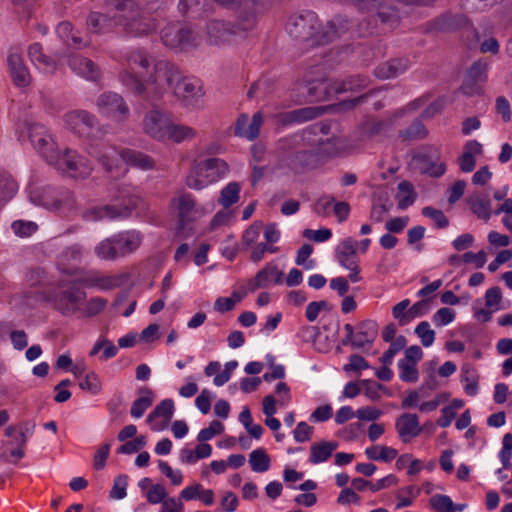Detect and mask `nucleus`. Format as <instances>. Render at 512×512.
Returning <instances> with one entry per match:
<instances>
[{
	"instance_id": "30",
	"label": "nucleus",
	"mask_w": 512,
	"mask_h": 512,
	"mask_svg": "<svg viewBox=\"0 0 512 512\" xmlns=\"http://www.w3.org/2000/svg\"><path fill=\"white\" fill-rule=\"evenodd\" d=\"M68 65L73 72L89 81H97L101 76L99 67L91 59L81 55L70 57Z\"/></svg>"
},
{
	"instance_id": "25",
	"label": "nucleus",
	"mask_w": 512,
	"mask_h": 512,
	"mask_svg": "<svg viewBox=\"0 0 512 512\" xmlns=\"http://www.w3.org/2000/svg\"><path fill=\"white\" fill-rule=\"evenodd\" d=\"M351 28L350 20L342 15H336L331 20L327 21L325 25L322 24L321 45L329 44L336 39L346 34Z\"/></svg>"
},
{
	"instance_id": "14",
	"label": "nucleus",
	"mask_w": 512,
	"mask_h": 512,
	"mask_svg": "<svg viewBox=\"0 0 512 512\" xmlns=\"http://www.w3.org/2000/svg\"><path fill=\"white\" fill-rule=\"evenodd\" d=\"M488 67V62L483 59L477 60L471 65L460 87L464 95L472 97L484 92V85L488 79Z\"/></svg>"
},
{
	"instance_id": "42",
	"label": "nucleus",
	"mask_w": 512,
	"mask_h": 512,
	"mask_svg": "<svg viewBox=\"0 0 512 512\" xmlns=\"http://www.w3.org/2000/svg\"><path fill=\"white\" fill-rule=\"evenodd\" d=\"M435 157L436 160L433 159V156L422 154L418 157V160L422 165L421 169L424 173L431 177H440L446 172V164L444 162L437 161L439 158L438 152H436Z\"/></svg>"
},
{
	"instance_id": "17",
	"label": "nucleus",
	"mask_w": 512,
	"mask_h": 512,
	"mask_svg": "<svg viewBox=\"0 0 512 512\" xmlns=\"http://www.w3.org/2000/svg\"><path fill=\"white\" fill-rule=\"evenodd\" d=\"M85 298V292L76 288H68L54 293L51 302L54 309L62 315L71 316L79 310L80 304Z\"/></svg>"
},
{
	"instance_id": "10",
	"label": "nucleus",
	"mask_w": 512,
	"mask_h": 512,
	"mask_svg": "<svg viewBox=\"0 0 512 512\" xmlns=\"http://www.w3.org/2000/svg\"><path fill=\"white\" fill-rule=\"evenodd\" d=\"M368 83V77L353 75L345 80L319 81L317 86H312L308 89V93L311 96H316L319 100H326L343 92L357 91L366 88Z\"/></svg>"
},
{
	"instance_id": "36",
	"label": "nucleus",
	"mask_w": 512,
	"mask_h": 512,
	"mask_svg": "<svg viewBox=\"0 0 512 512\" xmlns=\"http://www.w3.org/2000/svg\"><path fill=\"white\" fill-rule=\"evenodd\" d=\"M56 33L63 43L70 48L80 49L88 45V42L74 31L73 26L68 21H63L57 25Z\"/></svg>"
},
{
	"instance_id": "61",
	"label": "nucleus",
	"mask_w": 512,
	"mask_h": 512,
	"mask_svg": "<svg viewBox=\"0 0 512 512\" xmlns=\"http://www.w3.org/2000/svg\"><path fill=\"white\" fill-rule=\"evenodd\" d=\"M462 382H465L464 391L469 396H475L478 393V377L471 369L463 368Z\"/></svg>"
},
{
	"instance_id": "54",
	"label": "nucleus",
	"mask_w": 512,
	"mask_h": 512,
	"mask_svg": "<svg viewBox=\"0 0 512 512\" xmlns=\"http://www.w3.org/2000/svg\"><path fill=\"white\" fill-rule=\"evenodd\" d=\"M389 348L382 354L379 361L383 365H391L394 356L405 348L407 340L403 335H399L393 342H390Z\"/></svg>"
},
{
	"instance_id": "18",
	"label": "nucleus",
	"mask_w": 512,
	"mask_h": 512,
	"mask_svg": "<svg viewBox=\"0 0 512 512\" xmlns=\"http://www.w3.org/2000/svg\"><path fill=\"white\" fill-rule=\"evenodd\" d=\"M10 77L17 87L24 88L31 84L32 77L22 54L17 49H11L7 57Z\"/></svg>"
},
{
	"instance_id": "9",
	"label": "nucleus",
	"mask_w": 512,
	"mask_h": 512,
	"mask_svg": "<svg viewBox=\"0 0 512 512\" xmlns=\"http://www.w3.org/2000/svg\"><path fill=\"white\" fill-rule=\"evenodd\" d=\"M118 22L126 35L132 38L150 36L157 31L159 26L157 18L140 7L132 14L118 16Z\"/></svg>"
},
{
	"instance_id": "60",
	"label": "nucleus",
	"mask_w": 512,
	"mask_h": 512,
	"mask_svg": "<svg viewBox=\"0 0 512 512\" xmlns=\"http://www.w3.org/2000/svg\"><path fill=\"white\" fill-rule=\"evenodd\" d=\"M422 215L430 218L435 223V226L439 229H444L449 225V220L443 211L435 209L431 206L424 207L422 209Z\"/></svg>"
},
{
	"instance_id": "26",
	"label": "nucleus",
	"mask_w": 512,
	"mask_h": 512,
	"mask_svg": "<svg viewBox=\"0 0 512 512\" xmlns=\"http://www.w3.org/2000/svg\"><path fill=\"white\" fill-rule=\"evenodd\" d=\"M64 121L77 134L88 133L96 125L95 116L85 110H74L66 113Z\"/></svg>"
},
{
	"instance_id": "23",
	"label": "nucleus",
	"mask_w": 512,
	"mask_h": 512,
	"mask_svg": "<svg viewBox=\"0 0 512 512\" xmlns=\"http://www.w3.org/2000/svg\"><path fill=\"white\" fill-rule=\"evenodd\" d=\"M111 237L119 258L135 252L143 240L142 234L135 230L123 231Z\"/></svg>"
},
{
	"instance_id": "12",
	"label": "nucleus",
	"mask_w": 512,
	"mask_h": 512,
	"mask_svg": "<svg viewBox=\"0 0 512 512\" xmlns=\"http://www.w3.org/2000/svg\"><path fill=\"white\" fill-rule=\"evenodd\" d=\"M29 139L37 153L49 164L59 158L58 145L46 126L32 124L29 127Z\"/></svg>"
},
{
	"instance_id": "39",
	"label": "nucleus",
	"mask_w": 512,
	"mask_h": 512,
	"mask_svg": "<svg viewBox=\"0 0 512 512\" xmlns=\"http://www.w3.org/2000/svg\"><path fill=\"white\" fill-rule=\"evenodd\" d=\"M197 136V131L187 125L176 124L172 120L165 134V141H171L180 144L184 141H190Z\"/></svg>"
},
{
	"instance_id": "56",
	"label": "nucleus",
	"mask_w": 512,
	"mask_h": 512,
	"mask_svg": "<svg viewBox=\"0 0 512 512\" xmlns=\"http://www.w3.org/2000/svg\"><path fill=\"white\" fill-rule=\"evenodd\" d=\"M391 121L373 119L363 124V134L367 137H374L391 128Z\"/></svg>"
},
{
	"instance_id": "53",
	"label": "nucleus",
	"mask_w": 512,
	"mask_h": 512,
	"mask_svg": "<svg viewBox=\"0 0 512 512\" xmlns=\"http://www.w3.org/2000/svg\"><path fill=\"white\" fill-rule=\"evenodd\" d=\"M94 252L97 257L102 260L112 261L119 258L112 237H108L97 244L94 248Z\"/></svg>"
},
{
	"instance_id": "13",
	"label": "nucleus",
	"mask_w": 512,
	"mask_h": 512,
	"mask_svg": "<svg viewBox=\"0 0 512 512\" xmlns=\"http://www.w3.org/2000/svg\"><path fill=\"white\" fill-rule=\"evenodd\" d=\"M50 164L72 178H86L92 171L88 160L71 149H65L63 152L59 150V158Z\"/></svg>"
},
{
	"instance_id": "33",
	"label": "nucleus",
	"mask_w": 512,
	"mask_h": 512,
	"mask_svg": "<svg viewBox=\"0 0 512 512\" xmlns=\"http://www.w3.org/2000/svg\"><path fill=\"white\" fill-rule=\"evenodd\" d=\"M117 24L119 25L118 16L111 17L101 12H91L86 21L87 29L95 34H105Z\"/></svg>"
},
{
	"instance_id": "5",
	"label": "nucleus",
	"mask_w": 512,
	"mask_h": 512,
	"mask_svg": "<svg viewBox=\"0 0 512 512\" xmlns=\"http://www.w3.org/2000/svg\"><path fill=\"white\" fill-rule=\"evenodd\" d=\"M311 148L303 147L289 155L286 160L287 166L294 172L314 168L318 163L319 154L334 157L340 153L342 146L339 139L331 138L321 142L316 150Z\"/></svg>"
},
{
	"instance_id": "38",
	"label": "nucleus",
	"mask_w": 512,
	"mask_h": 512,
	"mask_svg": "<svg viewBox=\"0 0 512 512\" xmlns=\"http://www.w3.org/2000/svg\"><path fill=\"white\" fill-rule=\"evenodd\" d=\"M122 161L141 170H152L155 168V161L151 156L132 149L122 150Z\"/></svg>"
},
{
	"instance_id": "50",
	"label": "nucleus",
	"mask_w": 512,
	"mask_h": 512,
	"mask_svg": "<svg viewBox=\"0 0 512 512\" xmlns=\"http://www.w3.org/2000/svg\"><path fill=\"white\" fill-rule=\"evenodd\" d=\"M323 110L321 107H303L291 111L288 114L289 121L301 123L313 120L322 114Z\"/></svg>"
},
{
	"instance_id": "57",
	"label": "nucleus",
	"mask_w": 512,
	"mask_h": 512,
	"mask_svg": "<svg viewBox=\"0 0 512 512\" xmlns=\"http://www.w3.org/2000/svg\"><path fill=\"white\" fill-rule=\"evenodd\" d=\"M420 488L415 485H409L400 489L397 498L399 502L396 508L409 507L413 504V498H416L420 494Z\"/></svg>"
},
{
	"instance_id": "49",
	"label": "nucleus",
	"mask_w": 512,
	"mask_h": 512,
	"mask_svg": "<svg viewBox=\"0 0 512 512\" xmlns=\"http://www.w3.org/2000/svg\"><path fill=\"white\" fill-rule=\"evenodd\" d=\"M240 185L237 182L228 183L220 192L218 203L229 208L239 200Z\"/></svg>"
},
{
	"instance_id": "28",
	"label": "nucleus",
	"mask_w": 512,
	"mask_h": 512,
	"mask_svg": "<svg viewBox=\"0 0 512 512\" xmlns=\"http://www.w3.org/2000/svg\"><path fill=\"white\" fill-rule=\"evenodd\" d=\"M28 56L37 70L44 74H53L57 69V61L54 57L44 53L43 47L36 42L28 47Z\"/></svg>"
},
{
	"instance_id": "51",
	"label": "nucleus",
	"mask_w": 512,
	"mask_h": 512,
	"mask_svg": "<svg viewBox=\"0 0 512 512\" xmlns=\"http://www.w3.org/2000/svg\"><path fill=\"white\" fill-rule=\"evenodd\" d=\"M174 410V401L170 398L164 399L148 415L147 421L151 422L156 417H162L166 422H169L173 417Z\"/></svg>"
},
{
	"instance_id": "41",
	"label": "nucleus",
	"mask_w": 512,
	"mask_h": 512,
	"mask_svg": "<svg viewBox=\"0 0 512 512\" xmlns=\"http://www.w3.org/2000/svg\"><path fill=\"white\" fill-rule=\"evenodd\" d=\"M153 391L148 387H142L139 389V397L133 401L130 414L134 418H141L145 411L153 403Z\"/></svg>"
},
{
	"instance_id": "7",
	"label": "nucleus",
	"mask_w": 512,
	"mask_h": 512,
	"mask_svg": "<svg viewBox=\"0 0 512 512\" xmlns=\"http://www.w3.org/2000/svg\"><path fill=\"white\" fill-rule=\"evenodd\" d=\"M160 35L163 45L179 51L196 49L202 41L199 33L190 24L181 21L168 23L162 28Z\"/></svg>"
},
{
	"instance_id": "34",
	"label": "nucleus",
	"mask_w": 512,
	"mask_h": 512,
	"mask_svg": "<svg viewBox=\"0 0 512 512\" xmlns=\"http://www.w3.org/2000/svg\"><path fill=\"white\" fill-rule=\"evenodd\" d=\"M178 212V221L181 228L194 220L195 199L191 194H182L178 198L173 199Z\"/></svg>"
},
{
	"instance_id": "45",
	"label": "nucleus",
	"mask_w": 512,
	"mask_h": 512,
	"mask_svg": "<svg viewBox=\"0 0 512 512\" xmlns=\"http://www.w3.org/2000/svg\"><path fill=\"white\" fill-rule=\"evenodd\" d=\"M365 455L373 461L390 462L397 457L398 452L392 447L374 445L365 449Z\"/></svg>"
},
{
	"instance_id": "35",
	"label": "nucleus",
	"mask_w": 512,
	"mask_h": 512,
	"mask_svg": "<svg viewBox=\"0 0 512 512\" xmlns=\"http://www.w3.org/2000/svg\"><path fill=\"white\" fill-rule=\"evenodd\" d=\"M409 67V61L405 58L388 60L375 68V76L380 79H390L404 73Z\"/></svg>"
},
{
	"instance_id": "32",
	"label": "nucleus",
	"mask_w": 512,
	"mask_h": 512,
	"mask_svg": "<svg viewBox=\"0 0 512 512\" xmlns=\"http://www.w3.org/2000/svg\"><path fill=\"white\" fill-rule=\"evenodd\" d=\"M335 255L338 263L343 268H349L359 263L357 255V241L352 237L343 239L335 249Z\"/></svg>"
},
{
	"instance_id": "21",
	"label": "nucleus",
	"mask_w": 512,
	"mask_h": 512,
	"mask_svg": "<svg viewBox=\"0 0 512 512\" xmlns=\"http://www.w3.org/2000/svg\"><path fill=\"white\" fill-rule=\"evenodd\" d=\"M284 273L274 263H268L257 272L255 277L248 282V289L254 292L259 288H267L271 284H282Z\"/></svg>"
},
{
	"instance_id": "27",
	"label": "nucleus",
	"mask_w": 512,
	"mask_h": 512,
	"mask_svg": "<svg viewBox=\"0 0 512 512\" xmlns=\"http://www.w3.org/2000/svg\"><path fill=\"white\" fill-rule=\"evenodd\" d=\"M262 123L260 112L255 113L251 120L247 114H241L235 123V135L252 141L258 137Z\"/></svg>"
},
{
	"instance_id": "4",
	"label": "nucleus",
	"mask_w": 512,
	"mask_h": 512,
	"mask_svg": "<svg viewBox=\"0 0 512 512\" xmlns=\"http://www.w3.org/2000/svg\"><path fill=\"white\" fill-rule=\"evenodd\" d=\"M228 164L220 158H208L193 165L186 177V185L194 190H201L227 176Z\"/></svg>"
},
{
	"instance_id": "6",
	"label": "nucleus",
	"mask_w": 512,
	"mask_h": 512,
	"mask_svg": "<svg viewBox=\"0 0 512 512\" xmlns=\"http://www.w3.org/2000/svg\"><path fill=\"white\" fill-rule=\"evenodd\" d=\"M423 31L434 34H450L463 31L471 34L475 43L480 39L479 32L465 14L451 11L444 12L427 21L423 25Z\"/></svg>"
},
{
	"instance_id": "16",
	"label": "nucleus",
	"mask_w": 512,
	"mask_h": 512,
	"mask_svg": "<svg viewBox=\"0 0 512 512\" xmlns=\"http://www.w3.org/2000/svg\"><path fill=\"white\" fill-rule=\"evenodd\" d=\"M99 112L115 121L121 122L128 118L129 107L123 97L115 92H104L97 99Z\"/></svg>"
},
{
	"instance_id": "52",
	"label": "nucleus",
	"mask_w": 512,
	"mask_h": 512,
	"mask_svg": "<svg viewBox=\"0 0 512 512\" xmlns=\"http://www.w3.org/2000/svg\"><path fill=\"white\" fill-rule=\"evenodd\" d=\"M427 134L428 131L425 125L419 119H416L409 127L399 132V136L408 141L424 139Z\"/></svg>"
},
{
	"instance_id": "15",
	"label": "nucleus",
	"mask_w": 512,
	"mask_h": 512,
	"mask_svg": "<svg viewBox=\"0 0 512 512\" xmlns=\"http://www.w3.org/2000/svg\"><path fill=\"white\" fill-rule=\"evenodd\" d=\"M136 206V200L129 197L121 207L115 205L94 206L81 212V218L87 222H94L102 219L127 218L132 208Z\"/></svg>"
},
{
	"instance_id": "19",
	"label": "nucleus",
	"mask_w": 512,
	"mask_h": 512,
	"mask_svg": "<svg viewBox=\"0 0 512 512\" xmlns=\"http://www.w3.org/2000/svg\"><path fill=\"white\" fill-rule=\"evenodd\" d=\"M171 119L159 110L149 111L143 119V128L150 137L165 142V134Z\"/></svg>"
},
{
	"instance_id": "22",
	"label": "nucleus",
	"mask_w": 512,
	"mask_h": 512,
	"mask_svg": "<svg viewBox=\"0 0 512 512\" xmlns=\"http://www.w3.org/2000/svg\"><path fill=\"white\" fill-rule=\"evenodd\" d=\"M395 429L402 442L408 443L422 433V426L417 414L403 413L395 421Z\"/></svg>"
},
{
	"instance_id": "62",
	"label": "nucleus",
	"mask_w": 512,
	"mask_h": 512,
	"mask_svg": "<svg viewBox=\"0 0 512 512\" xmlns=\"http://www.w3.org/2000/svg\"><path fill=\"white\" fill-rule=\"evenodd\" d=\"M512 456V434L507 433L503 437L502 448L499 452V459L503 465V468L508 469L511 466Z\"/></svg>"
},
{
	"instance_id": "64",
	"label": "nucleus",
	"mask_w": 512,
	"mask_h": 512,
	"mask_svg": "<svg viewBox=\"0 0 512 512\" xmlns=\"http://www.w3.org/2000/svg\"><path fill=\"white\" fill-rule=\"evenodd\" d=\"M11 228L17 236L28 237L37 230L38 226L32 221L16 220L12 223Z\"/></svg>"
},
{
	"instance_id": "46",
	"label": "nucleus",
	"mask_w": 512,
	"mask_h": 512,
	"mask_svg": "<svg viewBox=\"0 0 512 512\" xmlns=\"http://www.w3.org/2000/svg\"><path fill=\"white\" fill-rule=\"evenodd\" d=\"M17 183L5 170L0 169V205L10 200L17 191Z\"/></svg>"
},
{
	"instance_id": "48",
	"label": "nucleus",
	"mask_w": 512,
	"mask_h": 512,
	"mask_svg": "<svg viewBox=\"0 0 512 512\" xmlns=\"http://www.w3.org/2000/svg\"><path fill=\"white\" fill-rule=\"evenodd\" d=\"M472 212L485 221L491 217V201L485 196H475L469 201Z\"/></svg>"
},
{
	"instance_id": "63",
	"label": "nucleus",
	"mask_w": 512,
	"mask_h": 512,
	"mask_svg": "<svg viewBox=\"0 0 512 512\" xmlns=\"http://www.w3.org/2000/svg\"><path fill=\"white\" fill-rule=\"evenodd\" d=\"M224 431V425L217 421L213 420L210 422L207 428H203L197 435V440L199 442H204L212 439L214 436L221 434Z\"/></svg>"
},
{
	"instance_id": "29",
	"label": "nucleus",
	"mask_w": 512,
	"mask_h": 512,
	"mask_svg": "<svg viewBox=\"0 0 512 512\" xmlns=\"http://www.w3.org/2000/svg\"><path fill=\"white\" fill-rule=\"evenodd\" d=\"M313 130H303L299 133L281 138L278 141L277 148L282 153H295L303 147H312Z\"/></svg>"
},
{
	"instance_id": "20",
	"label": "nucleus",
	"mask_w": 512,
	"mask_h": 512,
	"mask_svg": "<svg viewBox=\"0 0 512 512\" xmlns=\"http://www.w3.org/2000/svg\"><path fill=\"white\" fill-rule=\"evenodd\" d=\"M167 91H172L173 94L184 101H188L201 96L202 91L199 81L188 77H183L178 69V76L167 87Z\"/></svg>"
},
{
	"instance_id": "58",
	"label": "nucleus",
	"mask_w": 512,
	"mask_h": 512,
	"mask_svg": "<svg viewBox=\"0 0 512 512\" xmlns=\"http://www.w3.org/2000/svg\"><path fill=\"white\" fill-rule=\"evenodd\" d=\"M414 332L420 338L424 347H430L435 341V331L430 328L428 321L420 322Z\"/></svg>"
},
{
	"instance_id": "24",
	"label": "nucleus",
	"mask_w": 512,
	"mask_h": 512,
	"mask_svg": "<svg viewBox=\"0 0 512 512\" xmlns=\"http://www.w3.org/2000/svg\"><path fill=\"white\" fill-rule=\"evenodd\" d=\"M90 154L110 173L120 169V164L123 163L122 150L118 151L111 145H102L101 147L92 148Z\"/></svg>"
},
{
	"instance_id": "40",
	"label": "nucleus",
	"mask_w": 512,
	"mask_h": 512,
	"mask_svg": "<svg viewBox=\"0 0 512 512\" xmlns=\"http://www.w3.org/2000/svg\"><path fill=\"white\" fill-rule=\"evenodd\" d=\"M337 447L338 444L336 442L327 441L311 445L309 462L312 464H319L327 461Z\"/></svg>"
},
{
	"instance_id": "37",
	"label": "nucleus",
	"mask_w": 512,
	"mask_h": 512,
	"mask_svg": "<svg viewBox=\"0 0 512 512\" xmlns=\"http://www.w3.org/2000/svg\"><path fill=\"white\" fill-rule=\"evenodd\" d=\"M483 152L481 143L477 140H470L464 146L463 154L458 158L460 170L464 173L472 172L476 166V155Z\"/></svg>"
},
{
	"instance_id": "55",
	"label": "nucleus",
	"mask_w": 512,
	"mask_h": 512,
	"mask_svg": "<svg viewBox=\"0 0 512 512\" xmlns=\"http://www.w3.org/2000/svg\"><path fill=\"white\" fill-rule=\"evenodd\" d=\"M399 378L403 382L415 383L419 379V372L417 366L413 363H409L407 360L398 361Z\"/></svg>"
},
{
	"instance_id": "59",
	"label": "nucleus",
	"mask_w": 512,
	"mask_h": 512,
	"mask_svg": "<svg viewBox=\"0 0 512 512\" xmlns=\"http://www.w3.org/2000/svg\"><path fill=\"white\" fill-rule=\"evenodd\" d=\"M429 504L436 512H454L453 501L448 495L436 494L430 498Z\"/></svg>"
},
{
	"instance_id": "31",
	"label": "nucleus",
	"mask_w": 512,
	"mask_h": 512,
	"mask_svg": "<svg viewBox=\"0 0 512 512\" xmlns=\"http://www.w3.org/2000/svg\"><path fill=\"white\" fill-rule=\"evenodd\" d=\"M77 283L86 288L108 291L116 288L119 285V280L115 276L103 275L98 271H90L78 279Z\"/></svg>"
},
{
	"instance_id": "43",
	"label": "nucleus",
	"mask_w": 512,
	"mask_h": 512,
	"mask_svg": "<svg viewBox=\"0 0 512 512\" xmlns=\"http://www.w3.org/2000/svg\"><path fill=\"white\" fill-rule=\"evenodd\" d=\"M417 198L413 185L408 181H401L398 184V193L396 195L397 205L400 210H405L411 206Z\"/></svg>"
},
{
	"instance_id": "8",
	"label": "nucleus",
	"mask_w": 512,
	"mask_h": 512,
	"mask_svg": "<svg viewBox=\"0 0 512 512\" xmlns=\"http://www.w3.org/2000/svg\"><path fill=\"white\" fill-rule=\"evenodd\" d=\"M39 205L61 217L73 218L79 206L72 191L65 188L46 189L39 196Z\"/></svg>"
},
{
	"instance_id": "44",
	"label": "nucleus",
	"mask_w": 512,
	"mask_h": 512,
	"mask_svg": "<svg viewBox=\"0 0 512 512\" xmlns=\"http://www.w3.org/2000/svg\"><path fill=\"white\" fill-rule=\"evenodd\" d=\"M410 301L408 299L402 300L392 308L393 317L399 321L401 326L408 324L410 319L416 315V310L422 305L421 302L415 303L408 312H406Z\"/></svg>"
},
{
	"instance_id": "2",
	"label": "nucleus",
	"mask_w": 512,
	"mask_h": 512,
	"mask_svg": "<svg viewBox=\"0 0 512 512\" xmlns=\"http://www.w3.org/2000/svg\"><path fill=\"white\" fill-rule=\"evenodd\" d=\"M265 13V0H241L235 11V20L209 19L204 27L206 41L212 46H229L244 39L257 26Z\"/></svg>"
},
{
	"instance_id": "1",
	"label": "nucleus",
	"mask_w": 512,
	"mask_h": 512,
	"mask_svg": "<svg viewBox=\"0 0 512 512\" xmlns=\"http://www.w3.org/2000/svg\"><path fill=\"white\" fill-rule=\"evenodd\" d=\"M124 70L119 81L136 95L147 99H158L167 92V87L178 76V67L168 61L156 59L143 47H131L121 56Z\"/></svg>"
},
{
	"instance_id": "3",
	"label": "nucleus",
	"mask_w": 512,
	"mask_h": 512,
	"mask_svg": "<svg viewBox=\"0 0 512 512\" xmlns=\"http://www.w3.org/2000/svg\"><path fill=\"white\" fill-rule=\"evenodd\" d=\"M322 22L318 15L310 10H304L289 16L285 30L294 40L306 47L321 46Z\"/></svg>"
},
{
	"instance_id": "47",
	"label": "nucleus",
	"mask_w": 512,
	"mask_h": 512,
	"mask_svg": "<svg viewBox=\"0 0 512 512\" xmlns=\"http://www.w3.org/2000/svg\"><path fill=\"white\" fill-rule=\"evenodd\" d=\"M249 464L254 472L263 473L270 468V457L263 448H258L250 453Z\"/></svg>"
},
{
	"instance_id": "11",
	"label": "nucleus",
	"mask_w": 512,
	"mask_h": 512,
	"mask_svg": "<svg viewBox=\"0 0 512 512\" xmlns=\"http://www.w3.org/2000/svg\"><path fill=\"white\" fill-rule=\"evenodd\" d=\"M346 335L342 338V346H351L353 349L371 347L378 336V324L374 320H364L355 327L347 323L344 325Z\"/></svg>"
}]
</instances>
